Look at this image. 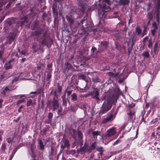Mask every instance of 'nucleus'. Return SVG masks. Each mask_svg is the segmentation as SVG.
<instances>
[{"instance_id":"obj_1","label":"nucleus","mask_w":160,"mask_h":160,"mask_svg":"<svg viewBox=\"0 0 160 160\" xmlns=\"http://www.w3.org/2000/svg\"><path fill=\"white\" fill-rule=\"evenodd\" d=\"M116 132V129L115 127L111 128L107 131V133L102 137L103 140L106 141L105 144L108 143L111 140L108 139V138L115 135Z\"/></svg>"},{"instance_id":"obj_2","label":"nucleus","mask_w":160,"mask_h":160,"mask_svg":"<svg viewBox=\"0 0 160 160\" xmlns=\"http://www.w3.org/2000/svg\"><path fill=\"white\" fill-rule=\"evenodd\" d=\"M112 107V105L109 101H105L100 110L99 113L102 114L105 113L111 109Z\"/></svg>"},{"instance_id":"obj_3","label":"nucleus","mask_w":160,"mask_h":160,"mask_svg":"<svg viewBox=\"0 0 160 160\" xmlns=\"http://www.w3.org/2000/svg\"><path fill=\"white\" fill-rule=\"evenodd\" d=\"M14 61V59H11L9 62H6L4 66V67L6 69H9L12 68V65L11 64V62H13Z\"/></svg>"},{"instance_id":"obj_4","label":"nucleus","mask_w":160,"mask_h":160,"mask_svg":"<svg viewBox=\"0 0 160 160\" xmlns=\"http://www.w3.org/2000/svg\"><path fill=\"white\" fill-rule=\"evenodd\" d=\"M114 117L115 116H114L112 114H111L109 116L105 118L103 121L102 122L104 123H106Z\"/></svg>"},{"instance_id":"obj_5","label":"nucleus","mask_w":160,"mask_h":160,"mask_svg":"<svg viewBox=\"0 0 160 160\" xmlns=\"http://www.w3.org/2000/svg\"><path fill=\"white\" fill-rule=\"evenodd\" d=\"M117 2H118V4L119 5H126L129 3L128 0H116Z\"/></svg>"},{"instance_id":"obj_6","label":"nucleus","mask_w":160,"mask_h":160,"mask_svg":"<svg viewBox=\"0 0 160 160\" xmlns=\"http://www.w3.org/2000/svg\"><path fill=\"white\" fill-rule=\"evenodd\" d=\"M52 105L53 107V109L54 111L57 109L59 108V104L58 101L56 100H53L52 102Z\"/></svg>"},{"instance_id":"obj_7","label":"nucleus","mask_w":160,"mask_h":160,"mask_svg":"<svg viewBox=\"0 0 160 160\" xmlns=\"http://www.w3.org/2000/svg\"><path fill=\"white\" fill-rule=\"evenodd\" d=\"M110 10V8L106 4L104 5L103 7L102 11L103 12V14H104L105 12L108 11Z\"/></svg>"},{"instance_id":"obj_8","label":"nucleus","mask_w":160,"mask_h":160,"mask_svg":"<svg viewBox=\"0 0 160 160\" xmlns=\"http://www.w3.org/2000/svg\"><path fill=\"white\" fill-rule=\"evenodd\" d=\"M15 88L13 87V88H11V87H6L4 89H3V90L2 92V94H4L5 92L6 91H11L13 89H14Z\"/></svg>"},{"instance_id":"obj_9","label":"nucleus","mask_w":160,"mask_h":160,"mask_svg":"<svg viewBox=\"0 0 160 160\" xmlns=\"http://www.w3.org/2000/svg\"><path fill=\"white\" fill-rule=\"evenodd\" d=\"M39 144L40 145V149L43 150L44 148V146L43 145V143L41 139L38 140Z\"/></svg>"},{"instance_id":"obj_10","label":"nucleus","mask_w":160,"mask_h":160,"mask_svg":"<svg viewBox=\"0 0 160 160\" xmlns=\"http://www.w3.org/2000/svg\"><path fill=\"white\" fill-rule=\"evenodd\" d=\"M160 119V117H158V118H156L154 119L152 121V122L153 124H156L157 122H158V121Z\"/></svg>"},{"instance_id":"obj_11","label":"nucleus","mask_w":160,"mask_h":160,"mask_svg":"<svg viewBox=\"0 0 160 160\" xmlns=\"http://www.w3.org/2000/svg\"><path fill=\"white\" fill-rule=\"evenodd\" d=\"M33 105L32 100L31 99H29L28 101L27 106L28 107L30 106H32Z\"/></svg>"},{"instance_id":"obj_12","label":"nucleus","mask_w":160,"mask_h":160,"mask_svg":"<svg viewBox=\"0 0 160 160\" xmlns=\"http://www.w3.org/2000/svg\"><path fill=\"white\" fill-rule=\"evenodd\" d=\"M71 99L73 101L77 100V96L76 94L75 93H73L71 96Z\"/></svg>"},{"instance_id":"obj_13","label":"nucleus","mask_w":160,"mask_h":160,"mask_svg":"<svg viewBox=\"0 0 160 160\" xmlns=\"http://www.w3.org/2000/svg\"><path fill=\"white\" fill-rule=\"evenodd\" d=\"M99 92L98 91L96 90L94 92V96H93L94 98H96L97 99H98V96L99 95Z\"/></svg>"},{"instance_id":"obj_14","label":"nucleus","mask_w":160,"mask_h":160,"mask_svg":"<svg viewBox=\"0 0 160 160\" xmlns=\"http://www.w3.org/2000/svg\"><path fill=\"white\" fill-rule=\"evenodd\" d=\"M101 44L104 48H106L108 45V43L107 41L102 42Z\"/></svg>"},{"instance_id":"obj_15","label":"nucleus","mask_w":160,"mask_h":160,"mask_svg":"<svg viewBox=\"0 0 160 160\" xmlns=\"http://www.w3.org/2000/svg\"><path fill=\"white\" fill-rule=\"evenodd\" d=\"M6 148V145L5 143H2V145L1 150L2 151L4 152L5 151V149Z\"/></svg>"},{"instance_id":"obj_16","label":"nucleus","mask_w":160,"mask_h":160,"mask_svg":"<svg viewBox=\"0 0 160 160\" xmlns=\"http://www.w3.org/2000/svg\"><path fill=\"white\" fill-rule=\"evenodd\" d=\"M100 133V132H99L98 131H96L93 132L92 133V134L94 138H95L96 137V138H97V136L98 135H99Z\"/></svg>"},{"instance_id":"obj_17","label":"nucleus","mask_w":160,"mask_h":160,"mask_svg":"<svg viewBox=\"0 0 160 160\" xmlns=\"http://www.w3.org/2000/svg\"><path fill=\"white\" fill-rule=\"evenodd\" d=\"M142 55L145 57H148L149 56V53L148 51H145L142 53Z\"/></svg>"},{"instance_id":"obj_18","label":"nucleus","mask_w":160,"mask_h":160,"mask_svg":"<svg viewBox=\"0 0 160 160\" xmlns=\"http://www.w3.org/2000/svg\"><path fill=\"white\" fill-rule=\"evenodd\" d=\"M138 130H137L136 134V136L134 138L131 137L130 138H129L128 139V140L132 141V140H134L137 137V134H138Z\"/></svg>"},{"instance_id":"obj_19","label":"nucleus","mask_w":160,"mask_h":160,"mask_svg":"<svg viewBox=\"0 0 160 160\" xmlns=\"http://www.w3.org/2000/svg\"><path fill=\"white\" fill-rule=\"evenodd\" d=\"M4 131L2 130H0V141H2V136L3 135Z\"/></svg>"},{"instance_id":"obj_20","label":"nucleus","mask_w":160,"mask_h":160,"mask_svg":"<svg viewBox=\"0 0 160 160\" xmlns=\"http://www.w3.org/2000/svg\"><path fill=\"white\" fill-rule=\"evenodd\" d=\"M158 47V44L157 42H156L154 44V51L155 52H156L157 50V48Z\"/></svg>"},{"instance_id":"obj_21","label":"nucleus","mask_w":160,"mask_h":160,"mask_svg":"<svg viewBox=\"0 0 160 160\" xmlns=\"http://www.w3.org/2000/svg\"><path fill=\"white\" fill-rule=\"evenodd\" d=\"M96 147V144L95 143H92L90 146V149L92 150L94 149Z\"/></svg>"},{"instance_id":"obj_22","label":"nucleus","mask_w":160,"mask_h":160,"mask_svg":"<svg viewBox=\"0 0 160 160\" xmlns=\"http://www.w3.org/2000/svg\"><path fill=\"white\" fill-rule=\"evenodd\" d=\"M66 18L67 20L69 22L71 23H72L73 22V20L70 17H69L68 16H67Z\"/></svg>"},{"instance_id":"obj_23","label":"nucleus","mask_w":160,"mask_h":160,"mask_svg":"<svg viewBox=\"0 0 160 160\" xmlns=\"http://www.w3.org/2000/svg\"><path fill=\"white\" fill-rule=\"evenodd\" d=\"M13 138H8L7 139V140L8 143H11L13 141Z\"/></svg>"},{"instance_id":"obj_24","label":"nucleus","mask_w":160,"mask_h":160,"mask_svg":"<svg viewBox=\"0 0 160 160\" xmlns=\"http://www.w3.org/2000/svg\"><path fill=\"white\" fill-rule=\"evenodd\" d=\"M64 145L65 147H69V142L68 140H66L64 142Z\"/></svg>"},{"instance_id":"obj_25","label":"nucleus","mask_w":160,"mask_h":160,"mask_svg":"<svg viewBox=\"0 0 160 160\" xmlns=\"http://www.w3.org/2000/svg\"><path fill=\"white\" fill-rule=\"evenodd\" d=\"M136 32L138 34L140 33L141 32V30L139 28H136Z\"/></svg>"},{"instance_id":"obj_26","label":"nucleus","mask_w":160,"mask_h":160,"mask_svg":"<svg viewBox=\"0 0 160 160\" xmlns=\"http://www.w3.org/2000/svg\"><path fill=\"white\" fill-rule=\"evenodd\" d=\"M8 38L9 39V40H10V41H9V43H11V41H12V40H13L14 39V37L13 36H12V37H10V36H9L8 37Z\"/></svg>"},{"instance_id":"obj_27","label":"nucleus","mask_w":160,"mask_h":160,"mask_svg":"<svg viewBox=\"0 0 160 160\" xmlns=\"http://www.w3.org/2000/svg\"><path fill=\"white\" fill-rule=\"evenodd\" d=\"M53 116V114L51 112H49L48 115V118L49 119L51 120Z\"/></svg>"},{"instance_id":"obj_28","label":"nucleus","mask_w":160,"mask_h":160,"mask_svg":"<svg viewBox=\"0 0 160 160\" xmlns=\"http://www.w3.org/2000/svg\"><path fill=\"white\" fill-rule=\"evenodd\" d=\"M120 141L119 140V139L117 140L116 142H115L113 144V145H116L118 144L119 142H120Z\"/></svg>"},{"instance_id":"obj_29","label":"nucleus","mask_w":160,"mask_h":160,"mask_svg":"<svg viewBox=\"0 0 160 160\" xmlns=\"http://www.w3.org/2000/svg\"><path fill=\"white\" fill-rule=\"evenodd\" d=\"M146 28H144V29L143 31V32L142 34V37H143L144 35H145L146 34Z\"/></svg>"},{"instance_id":"obj_30","label":"nucleus","mask_w":160,"mask_h":160,"mask_svg":"<svg viewBox=\"0 0 160 160\" xmlns=\"http://www.w3.org/2000/svg\"><path fill=\"white\" fill-rule=\"evenodd\" d=\"M152 26L154 27L155 29L157 28V26L156 23L155 22H154L153 23Z\"/></svg>"},{"instance_id":"obj_31","label":"nucleus","mask_w":160,"mask_h":160,"mask_svg":"<svg viewBox=\"0 0 160 160\" xmlns=\"http://www.w3.org/2000/svg\"><path fill=\"white\" fill-rule=\"evenodd\" d=\"M20 53L24 56L26 55V51H22L20 52Z\"/></svg>"},{"instance_id":"obj_32","label":"nucleus","mask_w":160,"mask_h":160,"mask_svg":"<svg viewBox=\"0 0 160 160\" xmlns=\"http://www.w3.org/2000/svg\"><path fill=\"white\" fill-rule=\"evenodd\" d=\"M3 53V50H1L0 51V58L2 57V55Z\"/></svg>"},{"instance_id":"obj_33","label":"nucleus","mask_w":160,"mask_h":160,"mask_svg":"<svg viewBox=\"0 0 160 160\" xmlns=\"http://www.w3.org/2000/svg\"><path fill=\"white\" fill-rule=\"evenodd\" d=\"M159 16L158 14H157V22L159 23Z\"/></svg>"},{"instance_id":"obj_34","label":"nucleus","mask_w":160,"mask_h":160,"mask_svg":"<svg viewBox=\"0 0 160 160\" xmlns=\"http://www.w3.org/2000/svg\"><path fill=\"white\" fill-rule=\"evenodd\" d=\"M108 74L110 76H113L114 75V73L112 72H109Z\"/></svg>"},{"instance_id":"obj_35","label":"nucleus","mask_w":160,"mask_h":160,"mask_svg":"<svg viewBox=\"0 0 160 160\" xmlns=\"http://www.w3.org/2000/svg\"><path fill=\"white\" fill-rule=\"evenodd\" d=\"M155 29L154 28L153 30H152L151 31V33L153 36H154V35L155 32Z\"/></svg>"},{"instance_id":"obj_36","label":"nucleus","mask_w":160,"mask_h":160,"mask_svg":"<svg viewBox=\"0 0 160 160\" xmlns=\"http://www.w3.org/2000/svg\"><path fill=\"white\" fill-rule=\"evenodd\" d=\"M51 75L50 74H48L47 75V78H48V80L51 78Z\"/></svg>"},{"instance_id":"obj_37","label":"nucleus","mask_w":160,"mask_h":160,"mask_svg":"<svg viewBox=\"0 0 160 160\" xmlns=\"http://www.w3.org/2000/svg\"><path fill=\"white\" fill-rule=\"evenodd\" d=\"M3 102V100L2 99H0V108L2 107V103Z\"/></svg>"},{"instance_id":"obj_38","label":"nucleus","mask_w":160,"mask_h":160,"mask_svg":"<svg viewBox=\"0 0 160 160\" xmlns=\"http://www.w3.org/2000/svg\"><path fill=\"white\" fill-rule=\"evenodd\" d=\"M109 0H103V2H105L106 3L108 4H109Z\"/></svg>"},{"instance_id":"obj_39","label":"nucleus","mask_w":160,"mask_h":160,"mask_svg":"<svg viewBox=\"0 0 160 160\" xmlns=\"http://www.w3.org/2000/svg\"><path fill=\"white\" fill-rule=\"evenodd\" d=\"M24 101V100H20L18 101V103H22Z\"/></svg>"},{"instance_id":"obj_40","label":"nucleus","mask_w":160,"mask_h":160,"mask_svg":"<svg viewBox=\"0 0 160 160\" xmlns=\"http://www.w3.org/2000/svg\"><path fill=\"white\" fill-rule=\"evenodd\" d=\"M148 39V37H145L143 39V42H145L146 40Z\"/></svg>"},{"instance_id":"obj_41","label":"nucleus","mask_w":160,"mask_h":160,"mask_svg":"<svg viewBox=\"0 0 160 160\" xmlns=\"http://www.w3.org/2000/svg\"><path fill=\"white\" fill-rule=\"evenodd\" d=\"M42 44H45L46 43V41L45 40H43L42 42Z\"/></svg>"},{"instance_id":"obj_42","label":"nucleus","mask_w":160,"mask_h":160,"mask_svg":"<svg viewBox=\"0 0 160 160\" xmlns=\"http://www.w3.org/2000/svg\"><path fill=\"white\" fill-rule=\"evenodd\" d=\"M23 108V106L22 105H21L20 107L19 108V109H18V112H21V109L22 108Z\"/></svg>"},{"instance_id":"obj_43","label":"nucleus","mask_w":160,"mask_h":160,"mask_svg":"<svg viewBox=\"0 0 160 160\" xmlns=\"http://www.w3.org/2000/svg\"><path fill=\"white\" fill-rule=\"evenodd\" d=\"M18 78H15L12 81V82L13 83L14 82V81H16L18 80Z\"/></svg>"},{"instance_id":"obj_44","label":"nucleus","mask_w":160,"mask_h":160,"mask_svg":"<svg viewBox=\"0 0 160 160\" xmlns=\"http://www.w3.org/2000/svg\"><path fill=\"white\" fill-rule=\"evenodd\" d=\"M149 106V104L148 103H146L145 105V107L148 108Z\"/></svg>"},{"instance_id":"obj_45","label":"nucleus","mask_w":160,"mask_h":160,"mask_svg":"<svg viewBox=\"0 0 160 160\" xmlns=\"http://www.w3.org/2000/svg\"><path fill=\"white\" fill-rule=\"evenodd\" d=\"M128 114L130 116H132V113L131 112L128 113Z\"/></svg>"},{"instance_id":"obj_46","label":"nucleus","mask_w":160,"mask_h":160,"mask_svg":"<svg viewBox=\"0 0 160 160\" xmlns=\"http://www.w3.org/2000/svg\"><path fill=\"white\" fill-rule=\"evenodd\" d=\"M71 91H68L67 93H68V95H69L71 94Z\"/></svg>"},{"instance_id":"obj_47","label":"nucleus","mask_w":160,"mask_h":160,"mask_svg":"<svg viewBox=\"0 0 160 160\" xmlns=\"http://www.w3.org/2000/svg\"><path fill=\"white\" fill-rule=\"evenodd\" d=\"M2 6V4L1 3H0V11L2 9L1 8Z\"/></svg>"},{"instance_id":"obj_48","label":"nucleus","mask_w":160,"mask_h":160,"mask_svg":"<svg viewBox=\"0 0 160 160\" xmlns=\"http://www.w3.org/2000/svg\"><path fill=\"white\" fill-rule=\"evenodd\" d=\"M102 149H103V148H102V147H100V148H99V151H102Z\"/></svg>"},{"instance_id":"obj_49","label":"nucleus","mask_w":160,"mask_h":160,"mask_svg":"<svg viewBox=\"0 0 160 160\" xmlns=\"http://www.w3.org/2000/svg\"><path fill=\"white\" fill-rule=\"evenodd\" d=\"M25 60V58H23L22 59V62H24Z\"/></svg>"},{"instance_id":"obj_50","label":"nucleus","mask_w":160,"mask_h":160,"mask_svg":"<svg viewBox=\"0 0 160 160\" xmlns=\"http://www.w3.org/2000/svg\"><path fill=\"white\" fill-rule=\"evenodd\" d=\"M158 3L159 5H160V0H158Z\"/></svg>"},{"instance_id":"obj_51","label":"nucleus","mask_w":160,"mask_h":160,"mask_svg":"<svg viewBox=\"0 0 160 160\" xmlns=\"http://www.w3.org/2000/svg\"><path fill=\"white\" fill-rule=\"evenodd\" d=\"M157 129L158 130H160V126L158 127V128H157Z\"/></svg>"},{"instance_id":"obj_52","label":"nucleus","mask_w":160,"mask_h":160,"mask_svg":"<svg viewBox=\"0 0 160 160\" xmlns=\"http://www.w3.org/2000/svg\"><path fill=\"white\" fill-rule=\"evenodd\" d=\"M36 93V92H31V93Z\"/></svg>"},{"instance_id":"obj_53","label":"nucleus","mask_w":160,"mask_h":160,"mask_svg":"<svg viewBox=\"0 0 160 160\" xmlns=\"http://www.w3.org/2000/svg\"><path fill=\"white\" fill-rule=\"evenodd\" d=\"M22 97H25V96L24 95H22L21 96V98H22Z\"/></svg>"},{"instance_id":"obj_54","label":"nucleus","mask_w":160,"mask_h":160,"mask_svg":"<svg viewBox=\"0 0 160 160\" xmlns=\"http://www.w3.org/2000/svg\"><path fill=\"white\" fill-rule=\"evenodd\" d=\"M92 49H95V48H92Z\"/></svg>"},{"instance_id":"obj_55","label":"nucleus","mask_w":160,"mask_h":160,"mask_svg":"<svg viewBox=\"0 0 160 160\" xmlns=\"http://www.w3.org/2000/svg\"><path fill=\"white\" fill-rule=\"evenodd\" d=\"M59 112H60V111H59V110H58V113Z\"/></svg>"},{"instance_id":"obj_56","label":"nucleus","mask_w":160,"mask_h":160,"mask_svg":"<svg viewBox=\"0 0 160 160\" xmlns=\"http://www.w3.org/2000/svg\"><path fill=\"white\" fill-rule=\"evenodd\" d=\"M18 55V54L17 53L15 55V56H17Z\"/></svg>"},{"instance_id":"obj_57","label":"nucleus","mask_w":160,"mask_h":160,"mask_svg":"<svg viewBox=\"0 0 160 160\" xmlns=\"http://www.w3.org/2000/svg\"><path fill=\"white\" fill-rule=\"evenodd\" d=\"M118 74H117V76H118Z\"/></svg>"},{"instance_id":"obj_58","label":"nucleus","mask_w":160,"mask_h":160,"mask_svg":"<svg viewBox=\"0 0 160 160\" xmlns=\"http://www.w3.org/2000/svg\"><path fill=\"white\" fill-rule=\"evenodd\" d=\"M150 46V45H148V47H149Z\"/></svg>"},{"instance_id":"obj_59","label":"nucleus","mask_w":160,"mask_h":160,"mask_svg":"<svg viewBox=\"0 0 160 160\" xmlns=\"http://www.w3.org/2000/svg\"><path fill=\"white\" fill-rule=\"evenodd\" d=\"M72 111H75V110H72Z\"/></svg>"},{"instance_id":"obj_60","label":"nucleus","mask_w":160,"mask_h":160,"mask_svg":"<svg viewBox=\"0 0 160 160\" xmlns=\"http://www.w3.org/2000/svg\"><path fill=\"white\" fill-rule=\"evenodd\" d=\"M121 75H120V77H121Z\"/></svg>"}]
</instances>
